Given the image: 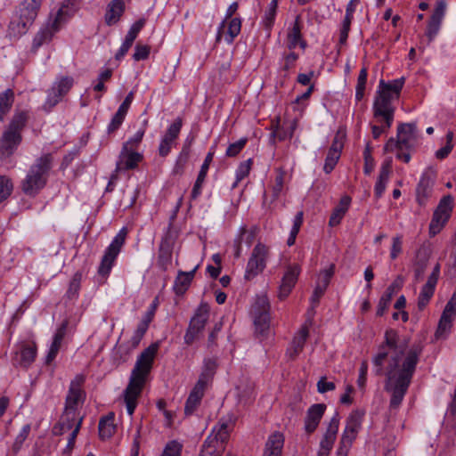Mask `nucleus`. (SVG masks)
<instances>
[{"mask_svg":"<svg viewBox=\"0 0 456 456\" xmlns=\"http://www.w3.org/2000/svg\"><path fill=\"white\" fill-rule=\"evenodd\" d=\"M421 352V345H412L408 348L407 342L400 340L395 330L386 331L385 342L379 346L373 363L376 375H381L384 362L390 355L385 385L386 391L390 394V411H396L400 407L411 382Z\"/></svg>","mask_w":456,"mask_h":456,"instance_id":"nucleus-1","label":"nucleus"},{"mask_svg":"<svg viewBox=\"0 0 456 456\" xmlns=\"http://www.w3.org/2000/svg\"><path fill=\"white\" fill-rule=\"evenodd\" d=\"M159 344L154 343L144 349L137 357L127 387L124 391V400L127 413L132 416L137 406V401L147 381L157 354Z\"/></svg>","mask_w":456,"mask_h":456,"instance_id":"nucleus-2","label":"nucleus"},{"mask_svg":"<svg viewBox=\"0 0 456 456\" xmlns=\"http://www.w3.org/2000/svg\"><path fill=\"white\" fill-rule=\"evenodd\" d=\"M404 84V77L385 82L379 81L373 102V118L377 122L384 121L387 126H392L395 108L393 102L397 100Z\"/></svg>","mask_w":456,"mask_h":456,"instance_id":"nucleus-3","label":"nucleus"},{"mask_svg":"<svg viewBox=\"0 0 456 456\" xmlns=\"http://www.w3.org/2000/svg\"><path fill=\"white\" fill-rule=\"evenodd\" d=\"M82 1L66 0L62 4L53 20H50L34 37L33 52H37L40 46L51 41L53 36L61 28V25L79 9Z\"/></svg>","mask_w":456,"mask_h":456,"instance_id":"nucleus-4","label":"nucleus"},{"mask_svg":"<svg viewBox=\"0 0 456 456\" xmlns=\"http://www.w3.org/2000/svg\"><path fill=\"white\" fill-rule=\"evenodd\" d=\"M419 138L416 123H402L397 127V139L390 138L385 144L387 152H395L396 158L408 163L410 151L414 148Z\"/></svg>","mask_w":456,"mask_h":456,"instance_id":"nucleus-5","label":"nucleus"},{"mask_svg":"<svg viewBox=\"0 0 456 456\" xmlns=\"http://www.w3.org/2000/svg\"><path fill=\"white\" fill-rule=\"evenodd\" d=\"M52 163V155L45 154L29 167L21 182V190L26 195L35 196L45 186Z\"/></svg>","mask_w":456,"mask_h":456,"instance_id":"nucleus-6","label":"nucleus"},{"mask_svg":"<svg viewBox=\"0 0 456 456\" xmlns=\"http://www.w3.org/2000/svg\"><path fill=\"white\" fill-rule=\"evenodd\" d=\"M235 419L233 415H228L227 418L218 421L206 438L200 456H221L223 454L224 444L229 439Z\"/></svg>","mask_w":456,"mask_h":456,"instance_id":"nucleus-7","label":"nucleus"},{"mask_svg":"<svg viewBox=\"0 0 456 456\" xmlns=\"http://www.w3.org/2000/svg\"><path fill=\"white\" fill-rule=\"evenodd\" d=\"M42 0H23L16 11L8 28L11 37H19L25 34L34 22L40 9Z\"/></svg>","mask_w":456,"mask_h":456,"instance_id":"nucleus-8","label":"nucleus"},{"mask_svg":"<svg viewBox=\"0 0 456 456\" xmlns=\"http://www.w3.org/2000/svg\"><path fill=\"white\" fill-rule=\"evenodd\" d=\"M85 378L83 375L77 376L70 383L69 394L66 397V404L64 413L61 417V430L72 429L73 424L69 421L76 422L79 418H77L76 411L82 406L83 399L81 398Z\"/></svg>","mask_w":456,"mask_h":456,"instance_id":"nucleus-9","label":"nucleus"},{"mask_svg":"<svg viewBox=\"0 0 456 456\" xmlns=\"http://www.w3.org/2000/svg\"><path fill=\"white\" fill-rule=\"evenodd\" d=\"M126 235L127 229L126 227L121 228L106 248L95 277L96 281L99 284H102L106 281L111 268L114 265V262L125 243Z\"/></svg>","mask_w":456,"mask_h":456,"instance_id":"nucleus-10","label":"nucleus"},{"mask_svg":"<svg viewBox=\"0 0 456 456\" xmlns=\"http://www.w3.org/2000/svg\"><path fill=\"white\" fill-rule=\"evenodd\" d=\"M239 4L237 2L232 3L226 10L224 20L220 23L216 42L220 43L224 39L227 44L233 43L235 37L240 33L241 20L232 15L237 12Z\"/></svg>","mask_w":456,"mask_h":456,"instance_id":"nucleus-11","label":"nucleus"},{"mask_svg":"<svg viewBox=\"0 0 456 456\" xmlns=\"http://www.w3.org/2000/svg\"><path fill=\"white\" fill-rule=\"evenodd\" d=\"M270 304L265 295L257 296L251 307V314L254 319L256 332L260 335L269 330L270 326Z\"/></svg>","mask_w":456,"mask_h":456,"instance_id":"nucleus-12","label":"nucleus"},{"mask_svg":"<svg viewBox=\"0 0 456 456\" xmlns=\"http://www.w3.org/2000/svg\"><path fill=\"white\" fill-rule=\"evenodd\" d=\"M436 169L429 166L422 173L416 187V200L425 207L434 196V186L436 179Z\"/></svg>","mask_w":456,"mask_h":456,"instance_id":"nucleus-13","label":"nucleus"},{"mask_svg":"<svg viewBox=\"0 0 456 456\" xmlns=\"http://www.w3.org/2000/svg\"><path fill=\"white\" fill-rule=\"evenodd\" d=\"M209 317V306L207 303H201L196 313L191 319L189 327L184 335V342L191 345L202 332Z\"/></svg>","mask_w":456,"mask_h":456,"instance_id":"nucleus-14","label":"nucleus"},{"mask_svg":"<svg viewBox=\"0 0 456 456\" xmlns=\"http://www.w3.org/2000/svg\"><path fill=\"white\" fill-rule=\"evenodd\" d=\"M453 199L448 195L444 197L436 208L429 224V233L432 236L439 233L451 216Z\"/></svg>","mask_w":456,"mask_h":456,"instance_id":"nucleus-15","label":"nucleus"},{"mask_svg":"<svg viewBox=\"0 0 456 456\" xmlns=\"http://www.w3.org/2000/svg\"><path fill=\"white\" fill-rule=\"evenodd\" d=\"M267 255L268 248L265 245L258 243L255 246L246 267L244 276L246 280H251L264 271Z\"/></svg>","mask_w":456,"mask_h":456,"instance_id":"nucleus-16","label":"nucleus"},{"mask_svg":"<svg viewBox=\"0 0 456 456\" xmlns=\"http://www.w3.org/2000/svg\"><path fill=\"white\" fill-rule=\"evenodd\" d=\"M183 126V121L181 118H177L174 120V122L168 126L165 134L160 140L159 145V154L161 157L167 156L172 147L175 145L176 139L181 132V128Z\"/></svg>","mask_w":456,"mask_h":456,"instance_id":"nucleus-17","label":"nucleus"},{"mask_svg":"<svg viewBox=\"0 0 456 456\" xmlns=\"http://www.w3.org/2000/svg\"><path fill=\"white\" fill-rule=\"evenodd\" d=\"M300 273L301 268L297 264L289 265L286 267L278 292V297L281 300L285 299L290 294Z\"/></svg>","mask_w":456,"mask_h":456,"instance_id":"nucleus-18","label":"nucleus"},{"mask_svg":"<svg viewBox=\"0 0 456 456\" xmlns=\"http://www.w3.org/2000/svg\"><path fill=\"white\" fill-rule=\"evenodd\" d=\"M344 141L345 134L342 133H337L325 159L323 170L326 174H330L335 168L338 159H340Z\"/></svg>","mask_w":456,"mask_h":456,"instance_id":"nucleus-19","label":"nucleus"},{"mask_svg":"<svg viewBox=\"0 0 456 456\" xmlns=\"http://www.w3.org/2000/svg\"><path fill=\"white\" fill-rule=\"evenodd\" d=\"M36 355V344L33 342H23L18 346L15 351L13 363L22 368H28L35 361Z\"/></svg>","mask_w":456,"mask_h":456,"instance_id":"nucleus-20","label":"nucleus"},{"mask_svg":"<svg viewBox=\"0 0 456 456\" xmlns=\"http://www.w3.org/2000/svg\"><path fill=\"white\" fill-rule=\"evenodd\" d=\"M73 85V79L69 77H63L53 83L48 91L45 104L50 108L55 106L66 94Z\"/></svg>","mask_w":456,"mask_h":456,"instance_id":"nucleus-21","label":"nucleus"},{"mask_svg":"<svg viewBox=\"0 0 456 456\" xmlns=\"http://www.w3.org/2000/svg\"><path fill=\"white\" fill-rule=\"evenodd\" d=\"M174 239L169 232L162 238L159 248L157 265L162 270L167 271L172 264Z\"/></svg>","mask_w":456,"mask_h":456,"instance_id":"nucleus-22","label":"nucleus"},{"mask_svg":"<svg viewBox=\"0 0 456 456\" xmlns=\"http://www.w3.org/2000/svg\"><path fill=\"white\" fill-rule=\"evenodd\" d=\"M364 415L365 411L363 410L353 411L346 419V425L341 438L349 442H354L362 428Z\"/></svg>","mask_w":456,"mask_h":456,"instance_id":"nucleus-23","label":"nucleus"},{"mask_svg":"<svg viewBox=\"0 0 456 456\" xmlns=\"http://www.w3.org/2000/svg\"><path fill=\"white\" fill-rule=\"evenodd\" d=\"M21 142V134L17 131L6 129L0 141V156L8 158L14 153Z\"/></svg>","mask_w":456,"mask_h":456,"instance_id":"nucleus-24","label":"nucleus"},{"mask_svg":"<svg viewBox=\"0 0 456 456\" xmlns=\"http://www.w3.org/2000/svg\"><path fill=\"white\" fill-rule=\"evenodd\" d=\"M309 336V330L306 325H304L294 336L291 343L286 351V356L289 360H295L299 354L303 351L306 339Z\"/></svg>","mask_w":456,"mask_h":456,"instance_id":"nucleus-25","label":"nucleus"},{"mask_svg":"<svg viewBox=\"0 0 456 456\" xmlns=\"http://www.w3.org/2000/svg\"><path fill=\"white\" fill-rule=\"evenodd\" d=\"M403 279L402 276H397L395 281L388 286L385 293L379 299L378 308H377V315L382 316L387 309L388 308L391 299L394 295H395L403 287Z\"/></svg>","mask_w":456,"mask_h":456,"instance_id":"nucleus-26","label":"nucleus"},{"mask_svg":"<svg viewBox=\"0 0 456 456\" xmlns=\"http://www.w3.org/2000/svg\"><path fill=\"white\" fill-rule=\"evenodd\" d=\"M325 410L326 405L324 403L314 404L307 410L305 419V430L306 433L311 434L317 428Z\"/></svg>","mask_w":456,"mask_h":456,"instance_id":"nucleus-27","label":"nucleus"},{"mask_svg":"<svg viewBox=\"0 0 456 456\" xmlns=\"http://www.w3.org/2000/svg\"><path fill=\"white\" fill-rule=\"evenodd\" d=\"M144 23V20H139L131 26L126 36L124 42L122 43L117 53L115 54L116 60H121L127 53L128 50L133 45L134 41L137 37L139 32L143 28Z\"/></svg>","mask_w":456,"mask_h":456,"instance_id":"nucleus-28","label":"nucleus"},{"mask_svg":"<svg viewBox=\"0 0 456 456\" xmlns=\"http://www.w3.org/2000/svg\"><path fill=\"white\" fill-rule=\"evenodd\" d=\"M301 30L302 26L300 23V16H297L287 34V47L289 50L295 49L297 45H299L303 50L305 49L307 45L303 39Z\"/></svg>","mask_w":456,"mask_h":456,"instance_id":"nucleus-29","label":"nucleus"},{"mask_svg":"<svg viewBox=\"0 0 456 456\" xmlns=\"http://www.w3.org/2000/svg\"><path fill=\"white\" fill-rule=\"evenodd\" d=\"M339 427V415L335 412L333 417L330 419L329 426L326 429L325 434L320 443V448L330 451L333 447L334 442L337 437V434Z\"/></svg>","mask_w":456,"mask_h":456,"instance_id":"nucleus-30","label":"nucleus"},{"mask_svg":"<svg viewBox=\"0 0 456 456\" xmlns=\"http://www.w3.org/2000/svg\"><path fill=\"white\" fill-rule=\"evenodd\" d=\"M142 159V156L140 153L134 151L132 149L124 150L123 147L117 163V170L134 169Z\"/></svg>","mask_w":456,"mask_h":456,"instance_id":"nucleus-31","label":"nucleus"},{"mask_svg":"<svg viewBox=\"0 0 456 456\" xmlns=\"http://www.w3.org/2000/svg\"><path fill=\"white\" fill-rule=\"evenodd\" d=\"M214 152H208L204 159L203 164L200 167V170L199 172L198 177L193 185L191 200H195L201 194L202 185L205 182V178L207 176L210 163L213 160Z\"/></svg>","mask_w":456,"mask_h":456,"instance_id":"nucleus-32","label":"nucleus"},{"mask_svg":"<svg viewBox=\"0 0 456 456\" xmlns=\"http://www.w3.org/2000/svg\"><path fill=\"white\" fill-rule=\"evenodd\" d=\"M284 444V436L281 432L270 435L265 443L263 456H281Z\"/></svg>","mask_w":456,"mask_h":456,"instance_id":"nucleus-33","label":"nucleus"},{"mask_svg":"<svg viewBox=\"0 0 456 456\" xmlns=\"http://www.w3.org/2000/svg\"><path fill=\"white\" fill-rule=\"evenodd\" d=\"M125 12V3L123 0H112L109 3L104 16L105 23L112 26L118 23Z\"/></svg>","mask_w":456,"mask_h":456,"instance_id":"nucleus-34","label":"nucleus"},{"mask_svg":"<svg viewBox=\"0 0 456 456\" xmlns=\"http://www.w3.org/2000/svg\"><path fill=\"white\" fill-rule=\"evenodd\" d=\"M204 387H200V385L194 386L192 390L191 391L186 403L184 406V413L185 415H191L194 413V411L197 410L199 405L200 404V402L202 400V397L205 393Z\"/></svg>","mask_w":456,"mask_h":456,"instance_id":"nucleus-35","label":"nucleus"},{"mask_svg":"<svg viewBox=\"0 0 456 456\" xmlns=\"http://www.w3.org/2000/svg\"><path fill=\"white\" fill-rule=\"evenodd\" d=\"M216 369V360L215 358H206L204 360L202 370L196 385H200V387L206 388L207 385L212 380Z\"/></svg>","mask_w":456,"mask_h":456,"instance_id":"nucleus-36","label":"nucleus"},{"mask_svg":"<svg viewBox=\"0 0 456 456\" xmlns=\"http://www.w3.org/2000/svg\"><path fill=\"white\" fill-rule=\"evenodd\" d=\"M199 265L190 272L180 271L174 283V290L177 295H183L191 285V282L194 277L195 272Z\"/></svg>","mask_w":456,"mask_h":456,"instance_id":"nucleus-37","label":"nucleus"},{"mask_svg":"<svg viewBox=\"0 0 456 456\" xmlns=\"http://www.w3.org/2000/svg\"><path fill=\"white\" fill-rule=\"evenodd\" d=\"M351 203V198L349 196H343L338 206L333 209L330 217L329 224L330 226H337L340 224L344 216L347 212Z\"/></svg>","mask_w":456,"mask_h":456,"instance_id":"nucleus-38","label":"nucleus"},{"mask_svg":"<svg viewBox=\"0 0 456 456\" xmlns=\"http://www.w3.org/2000/svg\"><path fill=\"white\" fill-rule=\"evenodd\" d=\"M278 0H272L265 10L261 25L265 29L267 37L271 36V30L274 25L277 13Z\"/></svg>","mask_w":456,"mask_h":456,"instance_id":"nucleus-39","label":"nucleus"},{"mask_svg":"<svg viewBox=\"0 0 456 456\" xmlns=\"http://www.w3.org/2000/svg\"><path fill=\"white\" fill-rule=\"evenodd\" d=\"M390 167V161H387L383 164L380 168L378 181L374 187V193L377 198H380L386 190V186L389 179Z\"/></svg>","mask_w":456,"mask_h":456,"instance_id":"nucleus-40","label":"nucleus"},{"mask_svg":"<svg viewBox=\"0 0 456 456\" xmlns=\"http://www.w3.org/2000/svg\"><path fill=\"white\" fill-rule=\"evenodd\" d=\"M453 320L454 317L442 314L435 334L436 339H445L447 338L451 332Z\"/></svg>","mask_w":456,"mask_h":456,"instance_id":"nucleus-41","label":"nucleus"},{"mask_svg":"<svg viewBox=\"0 0 456 456\" xmlns=\"http://www.w3.org/2000/svg\"><path fill=\"white\" fill-rule=\"evenodd\" d=\"M64 337V330L63 329H60L53 336V340L50 346V348L48 350L47 355L45 357V363L50 364L56 357L62 339Z\"/></svg>","mask_w":456,"mask_h":456,"instance_id":"nucleus-42","label":"nucleus"},{"mask_svg":"<svg viewBox=\"0 0 456 456\" xmlns=\"http://www.w3.org/2000/svg\"><path fill=\"white\" fill-rule=\"evenodd\" d=\"M436 285V284L427 281L425 285L422 287L418 297V307L419 310L424 309L428 304L429 300L434 295Z\"/></svg>","mask_w":456,"mask_h":456,"instance_id":"nucleus-43","label":"nucleus"},{"mask_svg":"<svg viewBox=\"0 0 456 456\" xmlns=\"http://www.w3.org/2000/svg\"><path fill=\"white\" fill-rule=\"evenodd\" d=\"M297 127V121L291 120L284 123L281 127H278L272 135L277 137L280 141L290 139L293 136L294 131Z\"/></svg>","mask_w":456,"mask_h":456,"instance_id":"nucleus-44","label":"nucleus"},{"mask_svg":"<svg viewBox=\"0 0 456 456\" xmlns=\"http://www.w3.org/2000/svg\"><path fill=\"white\" fill-rule=\"evenodd\" d=\"M13 103V92L11 89L0 94V121L10 111Z\"/></svg>","mask_w":456,"mask_h":456,"instance_id":"nucleus-45","label":"nucleus"},{"mask_svg":"<svg viewBox=\"0 0 456 456\" xmlns=\"http://www.w3.org/2000/svg\"><path fill=\"white\" fill-rule=\"evenodd\" d=\"M113 415H110L101 419L99 422V434L102 438H109L115 432V425L113 423Z\"/></svg>","mask_w":456,"mask_h":456,"instance_id":"nucleus-46","label":"nucleus"},{"mask_svg":"<svg viewBox=\"0 0 456 456\" xmlns=\"http://www.w3.org/2000/svg\"><path fill=\"white\" fill-rule=\"evenodd\" d=\"M285 172L279 168L276 171L274 184L272 187L273 200H277L284 188Z\"/></svg>","mask_w":456,"mask_h":456,"instance_id":"nucleus-47","label":"nucleus"},{"mask_svg":"<svg viewBox=\"0 0 456 456\" xmlns=\"http://www.w3.org/2000/svg\"><path fill=\"white\" fill-rule=\"evenodd\" d=\"M28 119V114L25 111L17 112L14 114L9 126L8 130L17 131L20 134V131L25 126Z\"/></svg>","mask_w":456,"mask_h":456,"instance_id":"nucleus-48","label":"nucleus"},{"mask_svg":"<svg viewBox=\"0 0 456 456\" xmlns=\"http://www.w3.org/2000/svg\"><path fill=\"white\" fill-rule=\"evenodd\" d=\"M367 76H368L367 69L362 68L360 70V73L358 75L357 84H356V87H355V99L358 102L363 98L365 86H366V83H367Z\"/></svg>","mask_w":456,"mask_h":456,"instance_id":"nucleus-49","label":"nucleus"},{"mask_svg":"<svg viewBox=\"0 0 456 456\" xmlns=\"http://www.w3.org/2000/svg\"><path fill=\"white\" fill-rule=\"evenodd\" d=\"M82 280V273H77L69 282V286L67 291V297L70 300L75 299L78 296Z\"/></svg>","mask_w":456,"mask_h":456,"instance_id":"nucleus-50","label":"nucleus"},{"mask_svg":"<svg viewBox=\"0 0 456 456\" xmlns=\"http://www.w3.org/2000/svg\"><path fill=\"white\" fill-rule=\"evenodd\" d=\"M12 189V180L4 175L0 176V203L11 195Z\"/></svg>","mask_w":456,"mask_h":456,"instance_id":"nucleus-51","label":"nucleus"},{"mask_svg":"<svg viewBox=\"0 0 456 456\" xmlns=\"http://www.w3.org/2000/svg\"><path fill=\"white\" fill-rule=\"evenodd\" d=\"M251 166H252V159H248L243 162H241L238 168L236 169V181L234 183V184L232 185V187H236L237 184L242 180L244 179L246 176L248 175L249 174V171L251 169Z\"/></svg>","mask_w":456,"mask_h":456,"instance_id":"nucleus-52","label":"nucleus"},{"mask_svg":"<svg viewBox=\"0 0 456 456\" xmlns=\"http://www.w3.org/2000/svg\"><path fill=\"white\" fill-rule=\"evenodd\" d=\"M126 114L127 113L118 109L117 112L114 114L110 124L108 125V127H107L108 134H112L120 127V126L122 125V123L125 120Z\"/></svg>","mask_w":456,"mask_h":456,"instance_id":"nucleus-53","label":"nucleus"},{"mask_svg":"<svg viewBox=\"0 0 456 456\" xmlns=\"http://www.w3.org/2000/svg\"><path fill=\"white\" fill-rule=\"evenodd\" d=\"M335 273V265L330 264L327 268L321 271L316 283L322 285L324 288H328L330 279L334 275Z\"/></svg>","mask_w":456,"mask_h":456,"instance_id":"nucleus-54","label":"nucleus"},{"mask_svg":"<svg viewBox=\"0 0 456 456\" xmlns=\"http://www.w3.org/2000/svg\"><path fill=\"white\" fill-rule=\"evenodd\" d=\"M30 429H31V427L29 424H26L22 427L21 430L16 436L15 441L12 444V451L14 452V453H17L20 450L24 441L28 436Z\"/></svg>","mask_w":456,"mask_h":456,"instance_id":"nucleus-55","label":"nucleus"},{"mask_svg":"<svg viewBox=\"0 0 456 456\" xmlns=\"http://www.w3.org/2000/svg\"><path fill=\"white\" fill-rule=\"evenodd\" d=\"M247 142L248 138L243 137L238 140L237 142L231 143L226 149L225 155L227 157H236L245 147Z\"/></svg>","mask_w":456,"mask_h":456,"instance_id":"nucleus-56","label":"nucleus"},{"mask_svg":"<svg viewBox=\"0 0 456 456\" xmlns=\"http://www.w3.org/2000/svg\"><path fill=\"white\" fill-rule=\"evenodd\" d=\"M430 256V250L427 247H421L416 254V265L421 267V272L425 269Z\"/></svg>","mask_w":456,"mask_h":456,"instance_id":"nucleus-57","label":"nucleus"},{"mask_svg":"<svg viewBox=\"0 0 456 456\" xmlns=\"http://www.w3.org/2000/svg\"><path fill=\"white\" fill-rule=\"evenodd\" d=\"M181 452L182 445L176 441H171L166 445L161 456H181Z\"/></svg>","mask_w":456,"mask_h":456,"instance_id":"nucleus-58","label":"nucleus"},{"mask_svg":"<svg viewBox=\"0 0 456 456\" xmlns=\"http://www.w3.org/2000/svg\"><path fill=\"white\" fill-rule=\"evenodd\" d=\"M144 135V128H140L130 139H128L123 145L124 150L135 148L142 140Z\"/></svg>","mask_w":456,"mask_h":456,"instance_id":"nucleus-59","label":"nucleus"},{"mask_svg":"<svg viewBox=\"0 0 456 456\" xmlns=\"http://www.w3.org/2000/svg\"><path fill=\"white\" fill-rule=\"evenodd\" d=\"M150 54V46L136 45L134 48V53L133 54V58L134 61H139L142 60H146Z\"/></svg>","mask_w":456,"mask_h":456,"instance_id":"nucleus-60","label":"nucleus"},{"mask_svg":"<svg viewBox=\"0 0 456 456\" xmlns=\"http://www.w3.org/2000/svg\"><path fill=\"white\" fill-rule=\"evenodd\" d=\"M441 22L442 21L430 19V20L428 24L427 32H426V35L428 37L429 41H432L435 38V37L437 35V33L440 29Z\"/></svg>","mask_w":456,"mask_h":456,"instance_id":"nucleus-61","label":"nucleus"},{"mask_svg":"<svg viewBox=\"0 0 456 456\" xmlns=\"http://www.w3.org/2000/svg\"><path fill=\"white\" fill-rule=\"evenodd\" d=\"M446 9V3L444 0H439L436 2V9L434 10L433 14L430 19L442 21Z\"/></svg>","mask_w":456,"mask_h":456,"instance_id":"nucleus-62","label":"nucleus"},{"mask_svg":"<svg viewBox=\"0 0 456 456\" xmlns=\"http://www.w3.org/2000/svg\"><path fill=\"white\" fill-rule=\"evenodd\" d=\"M402 237L401 236H395L392 240V247L390 250V257L391 259H395L400 253L402 252Z\"/></svg>","mask_w":456,"mask_h":456,"instance_id":"nucleus-63","label":"nucleus"},{"mask_svg":"<svg viewBox=\"0 0 456 456\" xmlns=\"http://www.w3.org/2000/svg\"><path fill=\"white\" fill-rule=\"evenodd\" d=\"M443 314L454 318L456 317V291L453 292L452 297L445 305Z\"/></svg>","mask_w":456,"mask_h":456,"instance_id":"nucleus-64","label":"nucleus"}]
</instances>
